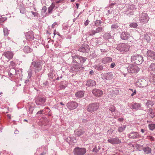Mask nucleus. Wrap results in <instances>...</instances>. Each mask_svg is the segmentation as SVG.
I'll return each instance as SVG.
<instances>
[{"label": "nucleus", "mask_w": 155, "mask_h": 155, "mask_svg": "<svg viewBox=\"0 0 155 155\" xmlns=\"http://www.w3.org/2000/svg\"><path fill=\"white\" fill-rule=\"evenodd\" d=\"M7 117L8 118H9V119H10L11 118V115L8 114L7 115Z\"/></svg>", "instance_id": "0e129e2a"}, {"label": "nucleus", "mask_w": 155, "mask_h": 155, "mask_svg": "<svg viewBox=\"0 0 155 155\" xmlns=\"http://www.w3.org/2000/svg\"><path fill=\"white\" fill-rule=\"evenodd\" d=\"M150 115L152 118H153L155 117L154 113L152 111H151L150 113Z\"/></svg>", "instance_id": "79ce46f5"}, {"label": "nucleus", "mask_w": 155, "mask_h": 155, "mask_svg": "<svg viewBox=\"0 0 155 155\" xmlns=\"http://www.w3.org/2000/svg\"><path fill=\"white\" fill-rule=\"evenodd\" d=\"M139 70V68L136 65H130L127 68L128 72L130 73H137Z\"/></svg>", "instance_id": "39448f33"}, {"label": "nucleus", "mask_w": 155, "mask_h": 155, "mask_svg": "<svg viewBox=\"0 0 155 155\" xmlns=\"http://www.w3.org/2000/svg\"><path fill=\"white\" fill-rule=\"evenodd\" d=\"M99 105L97 103H94L89 104L87 107V110L91 112L96 111L99 108Z\"/></svg>", "instance_id": "20e7f679"}, {"label": "nucleus", "mask_w": 155, "mask_h": 155, "mask_svg": "<svg viewBox=\"0 0 155 155\" xmlns=\"http://www.w3.org/2000/svg\"><path fill=\"white\" fill-rule=\"evenodd\" d=\"M130 47L127 44H123L118 45L117 47V49L122 53H125L128 51Z\"/></svg>", "instance_id": "f257e3e1"}, {"label": "nucleus", "mask_w": 155, "mask_h": 155, "mask_svg": "<svg viewBox=\"0 0 155 155\" xmlns=\"http://www.w3.org/2000/svg\"><path fill=\"white\" fill-rule=\"evenodd\" d=\"M3 31L4 35H8L9 34V31L8 29L6 28L4 29Z\"/></svg>", "instance_id": "e433bc0d"}, {"label": "nucleus", "mask_w": 155, "mask_h": 155, "mask_svg": "<svg viewBox=\"0 0 155 155\" xmlns=\"http://www.w3.org/2000/svg\"><path fill=\"white\" fill-rule=\"evenodd\" d=\"M124 119L123 118L121 117L120 118H119L117 119L118 121H120V122H122L123 121Z\"/></svg>", "instance_id": "603ef678"}, {"label": "nucleus", "mask_w": 155, "mask_h": 155, "mask_svg": "<svg viewBox=\"0 0 155 155\" xmlns=\"http://www.w3.org/2000/svg\"><path fill=\"white\" fill-rule=\"evenodd\" d=\"M96 83L94 81L89 80L87 82L86 85L88 87H92L95 85Z\"/></svg>", "instance_id": "f3484780"}, {"label": "nucleus", "mask_w": 155, "mask_h": 155, "mask_svg": "<svg viewBox=\"0 0 155 155\" xmlns=\"http://www.w3.org/2000/svg\"><path fill=\"white\" fill-rule=\"evenodd\" d=\"M58 25L57 24L56 22H54L52 25V27L54 28L55 26H57Z\"/></svg>", "instance_id": "09e8293b"}, {"label": "nucleus", "mask_w": 155, "mask_h": 155, "mask_svg": "<svg viewBox=\"0 0 155 155\" xmlns=\"http://www.w3.org/2000/svg\"><path fill=\"white\" fill-rule=\"evenodd\" d=\"M57 33V32H56V30H54V36L55 35H56Z\"/></svg>", "instance_id": "bf43d9fd"}, {"label": "nucleus", "mask_w": 155, "mask_h": 155, "mask_svg": "<svg viewBox=\"0 0 155 155\" xmlns=\"http://www.w3.org/2000/svg\"><path fill=\"white\" fill-rule=\"evenodd\" d=\"M84 133V131L82 129H79L76 131L75 134L78 136H79L82 135Z\"/></svg>", "instance_id": "393cba45"}, {"label": "nucleus", "mask_w": 155, "mask_h": 155, "mask_svg": "<svg viewBox=\"0 0 155 155\" xmlns=\"http://www.w3.org/2000/svg\"><path fill=\"white\" fill-rule=\"evenodd\" d=\"M89 22V21H88V20H87L85 21V22H84V25L85 26H87V25H88V24Z\"/></svg>", "instance_id": "3c124183"}, {"label": "nucleus", "mask_w": 155, "mask_h": 155, "mask_svg": "<svg viewBox=\"0 0 155 155\" xmlns=\"http://www.w3.org/2000/svg\"><path fill=\"white\" fill-rule=\"evenodd\" d=\"M76 5L77 6V8H78V5H79V4L78 3H77L76 4Z\"/></svg>", "instance_id": "338daca9"}, {"label": "nucleus", "mask_w": 155, "mask_h": 155, "mask_svg": "<svg viewBox=\"0 0 155 155\" xmlns=\"http://www.w3.org/2000/svg\"><path fill=\"white\" fill-rule=\"evenodd\" d=\"M150 19L147 14L145 13H143L140 16L139 18L140 21L143 23H147Z\"/></svg>", "instance_id": "423d86ee"}, {"label": "nucleus", "mask_w": 155, "mask_h": 155, "mask_svg": "<svg viewBox=\"0 0 155 155\" xmlns=\"http://www.w3.org/2000/svg\"><path fill=\"white\" fill-rule=\"evenodd\" d=\"M93 94L97 97H100L103 94V91L100 89H94L92 91Z\"/></svg>", "instance_id": "6e6552de"}, {"label": "nucleus", "mask_w": 155, "mask_h": 155, "mask_svg": "<svg viewBox=\"0 0 155 155\" xmlns=\"http://www.w3.org/2000/svg\"><path fill=\"white\" fill-rule=\"evenodd\" d=\"M131 60L137 64H141L143 61L142 56L139 55L132 56L131 57Z\"/></svg>", "instance_id": "f03ea898"}, {"label": "nucleus", "mask_w": 155, "mask_h": 155, "mask_svg": "<svg viewBox=\"0 0 155 155\" xmlns=\"http://www.w3.org/2000/svg\"><path fill=\"white\" fill-rule=\"evenodd\" d=\"M25 10H20V12H21V13H24L25 12Z\"/></svg>", "instance_id": "13d9d810"}, {"label": "nucleus", "mask_w": 155, "mask_h": 155, "mask_svg": "<svg viewBox=\"0 0 155 155\" xmlns=\"http://www.w3.org/2000/svg\"><path fill=\"white\" fill-rule=\"evenodd\" d=\"M32 73L31 71H30L28 72V74L29 78H30L31 77L32 75Z\"/></svg>", "instance_id": "6e6d98bb"}, {"label": "nucleus", "mask_w": 155, "mask_h": 155, "mask_svg": "<svg viewBox=\"0 0 155 155\" xmlns=\"http://www.w3.org/2000/svg\"><path fill=\"white\" fill-rule=\"evenodd\" d=\"M147 55L149 59L155 60V52L151 50H149L147 52Z\"/></svg>", "instance_id": "9d476101"}, {"label": "nucleus", "mask_w": 155, "mask_h": 155, "mask_svg": "<svg viewBox=\"0 0 155 155\" xmlns=\"http://www.w3.org/2000/svg\"><path fill=\"white\" fill-rule=\"evenodd\" d=\"M112 59L110 57H106L104 58L102 61V62L104 64L110 62L112 61Z\"/></svg>", "instance_id": "6ab92c4d"}, {"label": "nucleus", "mask_w": 155, "mask_h": 155, "mask_svg": "<svg viewBox=\"0 0 155 155\" xmlns=\"http://www.w3.org/2000/svg\"><path fill=\"white\" fill-rule=\"evenodd\" d=\"M93 152H95L96 153H97L98 152V150L96 149V147L93 149L92 150Z\"/></svg>", "instance_id": "5fc2aeb1"}, {"label": "nucleus", "mask_w": 155, "mask_h": 155, "mask_svg": "<svg viewBox=\"0 0 155 155\" xmlns=\"http://www.w3.org/2000/svg\"><path fill=\"white\" fill-rule=\"evenodd\" d=\"M30 13H31L32 15H33V17H38L39 14L38 12H34L33 11H31V12H29L28 14H29L30 15Z\"/></svg>", "instance_id": "2f4dec72"}, {"label": "nucleus", "mask_w": 155, "mask_h": 155, "mask_svg": "<svg viewBox=\"0 0 155 155\" xmlns=\"http://www.w3.org/2000/svg\"><path fill=\"white\" fill-rule=\"evenodd\" d=\"M84 93L83 91H79L75 94L76 97L78 98H81L84 96Z\"/></svg>", "instance_id": "aec40b11"}, {"label": "nucleus", "mask_w": 155, "mask_h": 155, "mask_svg": "<svg viewBox=\"0 0 155 155\" xmlns=\"http://www.w3.org/2000/svg\"><path fill=\"white\" fill-rule=\"evenodd\" d=\"M140 137V135L137 132H132L129 134V137L131 139L137 138Z\"/></svg>", "instance_id": "4468645a"}, {"label": "nucleus", "mask_w": 155, "mask_h": 155, "mask_svg": "<svg viewBox=\"0 0 155 155\" xmlns=\"http://www.w3.org/2000/svg\"><path fill=\"white\" fill-rule=\"evenodd\" d=\"M154 105L153 102L148 101L146 103V105L148 107L152 106Z\"/></svg>", "instance_id": "cd10ccee"}, {"label": "nucleus", "mask_w": 155, "mask_h": 155, "mask_svg": "<svg viewBox=\"0 0 155 155\" xmlns=\"http://www.w3.org/2000/svg\"><path fill=\"white\" fill-rule=\"evenodd\" d=\"M25 36L27 40L31 41L34 38L33 32L32 31H29L26 33Z\"/></svg>", "instance_id": "f8f14e48"}, {"label": "nucleus", "mask_w": 155, "mask_h": 155, "mask_svg": "<svg viewBox=\"0 0 155 155\" xmlns=\"http://www.w3.org/2000/svg\"><path fill=\"white\" fill-rule=\"evenodd\" d=\"M130 35L127 32H122L121 34L120 38H121L124 40H126L129 39Z\"/></svg>", "instance_id": "9b49d317"}, {"label": "nucleus", "mask_w": 155, "mask_h": 155, "mask_svg": "<svg viewBox=\"0 0 155 155\" xmlns=\"http://www.w3.org/2000/svg\"><path fill=\"white\" fill-rule=\"evenodd\" d=\"M135 147L137 148V149L139 151L141 150L143 148V145L140 144H136L135 145Z\"/></svg>", "instance_id": "c85d7f7f"}, {"label": "nucleus", "mask_w": 155, "mask_h": 155, "mask_svg": "<svg viewBox=\"0 0 155 155\" xmlns=\"http://www.w3.org/2000/svg\"><path fill=\"white\" fill-rule=\"evenodd\" d=\"M109 109L111 112H113L115 111V107L114 106L111 105L110 106Z\"/></svg>", "instance_id": "72a5a7b5"}, {"label": "nucleus", "mask_w": 155, "mask_h": 155, "mask_svg": "<svg viewBox=\"0 0 155 155\" xmlns=\"http://www.w3.org/2000/svg\"><path fill=\"white\" fill-rule=\"evenodd\" d=\"M113 131L114 130L112 129H110L108 130V132L110 134H112Z\"/></svg>", "instance_id": "8fccbe9b"}, {"label": "nucleus", "mask_w": 155, "mask_h": 155, "mask_svg": "<svg viewBox=\"0 0 155 155\" xmlns=\"http://www.w3.org/2000/svg\"><path fill=\"white\" fill-rule=\"evenodd\" d=\"M102 28L101 27H98L95 30L96 32V33L100 32L102 30Z\"/></svg>", "instance_id": "ea45409f"}, {"label": "nucleus", "mask_w": 155, "mask_h": 155, "mask_svg": "<svg viewBox=\"0 0 155 155\" xmlns=\"http://www.w3.org/2000/svg\"><path fill=\"white\" fill-rule=\"evenodd\" d=\"M137 92L136 90H134V91L133 92V93L131 94V96L133 97L134 95H135L136 94Z\"/></svg>", "instance_id": "c03bdc74"}, {"label": "nucleus", "mask_w": 155, "mask_h": 155, "mask_svg": "<svg viewBox=\"0 0 155 155\" xmlns=\"http://www.w3.org/2000/svg\"><path fill=\"white\" fill-rule=\"evenodd\" d=\"M148 69L149 71L155 72V63H151L149 66Z\"/></svg>", "instance_id": "412c9836"}, {"label": "nucleus", "mask_w": 155, "mask_h": 155, "mask_svg": "<svg viewBox=\"0 0 155 155\" xmlns=\"http://www.w3.org/2000/svg\"><path fill=\"white\" fill-rule=\"evenodd\" d=\"M63 1V0H55V3H59Z\"/></svg>", "instance_id": "de8ad7c7"}, {"label": "nucleus", "mask_w": 155, "mask_h": 155, "mask_svg": "<svg viewBox=\"0 0 155 155\" xmlns=\"http://www.w3.org/2000/svg\"><path fill=\"white\" fill-rule=\"evenodd\" d=\"M141 132L142 133H144V130H143V129H141Z\"/></svg>", "instance_id": "e2e57ef3"}, {"label": "nucleus", "mask_w": 155, "mask_h": 155, "mask_svg": "<svg viewBox=\"0 0 155 155\" xmlns=\"http://www.w3.org/2000/svg\"><path fill=\"white\" fill-rule=\"evenodd\" d=\"M89 73H90V74H93V73H94V72H93V71L92 70V71H90Z\"/></svg>", "instance_id": "680f3d73"}, {"label": "nucleus", "mask_w": 155, "mask_h": 155, "mask_svg": "<svg viewBox=\"0 0 155 155\" xmlns=\"http://www.w3.org/2000/svg\"><path fill=\"white\" fill-rule=\"evenodd\" d=\"M115 65V64L114 63H112L110 64V67L111 68H113L114 67Z\"/></svg>", "instance_id": "49530a36"}, {"label": "nucleus", "mask_w": 155, "mask_h": 155, "mask_svg": "<svg viewBox=\"0 0 155 155\" xmlns=\"http://www.w3.org/2000/svg\"><path fill=\"white\" fill-rule=\"evenodd\" d=\"M74 58L75 59V61H78L79 62L81 63H84L86 61L85 58L82 57L75 56H74Z\"/></svg>", "instance_id": "dca6fc26"}, {"label": "nucleus", "mask_w": 155, "mask_h": 155, "mask_svg": "<svg viewBox=\"0 0 155 155\" xmlns=\"http://www.w3.org/2000/svg\"><path fill=\"white\" fill-rule=\"evenodd\" d=\"M106 75L107 77L110 76H112L113 75L112 74H110L109 73H107L106 74Z\"/></svg>", "instance_id": "4d7b16f0"}, {"label": "nucleus", "mask_w": 155, "mask_h": 155, "mask_svg": "<svg viewBox=\"0 0 155 155\" xmlns=\"http://www.w3.org/2000/svg\"><path fill=\"white\" fill-rule=\"evenodd\" d=\"M47 11V8L46 6H44L42 9V12H41L42 13H45Z\"/></svg>", "instance_id": "58836bf2"}, {"label": "nucleus", "mask_w": 155, "mask_h": 155, "mask_svg": "<svg viewBox=\"0 0 155 155\" xmlns=\"http://www.w3.org/2000/svg\"><path fill=\"white\" fill-rule=\"evenodd\" d=\"M86 152V149L84 148L77 147L74 148L73 152L75 155H83Z\"/></svg>", "instance_id": "7ed1b4c3"}, {"label": "nucleus", "mask_w": 155, "mask_h": 155, "mask_svg": "<svg viewBox=\"0 0 155 155\" xmlns=\"http://www.w3.org/2000/svg\"><path fill=\"white\" fill-rule=\"evenodd\" d=\"M107 141L112 144H118L121 142L118 137L111 138L107 140Z\"/></svg>", "instance_id": "0eeeda50"}, {"label": "nucleus", "mask_w": 155, "mask_h": 155, "mask_svg": "<svg viewBox=\"0 0 155 155\" xmlns=\"http://www.w3.org/2000/svg\"><path fill=\"white\" fill-rule=\"evenodd\" d=\"M60 104L61 105H64V104H63L62 102H60Z\"/></svg>", "instance_id": "774afa93"}, {"label": "nucleus", "mask_w": 155, "mask_h": 155, "mask_svg": "<svg viewBox=\"0 0 155 155\" xmlns=\"http://www.w3.org/2000/svg\"><path fill=\"white\" fill-rule=\"evenodd\" d=\"M144 38L147 43L150 42V41L151 38L150 35L148 34H145L144 36Z\"/></svg>", "instance_id": "a878e982"}, {"label": "nucleus", "mask_w": 155, "mask_h": 155, "mask_svg": "<svg viewBox=\"0 0 155 155\" xmlns=\"http://www.w3.org/2000/svg\"><path fill=\"white\" fill-rule=\"evenodd\" d=\"M73 58H74V57ZM77 61H75V59H74L73 60V63H77Z\"/></svg>", "instance_id": "052dcab7"}, {"label": "nucleus", "mask_w": 155, "mask_h": 155, "mask_svg": "<svg viewBox=\"0 0 155 155\" xmlns=\"http://www.w3.org/2000/svg\"><path fill=\"white\" fill-rule=\"evenodd\" d=\"M24 51L25 53H29L31 52L32 50L29 47L25 46L24 48Z\"/></svg>", "instance_id": "b1692460"}, {"label": "nucleus", "mask_w": 155, "mask_h": 155, "mask_svg": "<svg viewBox=\"0 0 155 155\" xmlns=\"http://www.w3.org/2000/svg\"><path fill=\"white\" fill-rule=\"evenodd\" d=\"M147 137L148 139L150 140L151 141H153L154 140V138L152 136H149Z\"/></svg>", "instance_id": "a18cd8bd"}, {"label": "nucleus", "mask_w": 155, "mask_h": 155, "mask_svg": "<svg viewBox=\"0 0 155 155\" xmlns=\"http://www.w3.org/2000/svg\"><path fill=\"white\" fill-rule=\"evenodd\" d=\"M43 112V110H40L38 111L37 112V114H42Z\"/></svg>", "instance_id": "864d4df0"}, {"label": "nucleus", "mask_w": 155, "mask_h": 155, "mask_svg": "<svg viewBox=\"0 0 155 155\" xmlns=\"http://www.w3.org/2000/svg\"><path fill=\"white\" fill-rule=\"evenodd\" d=\"M126 126L124 125L122 127H119L118 128V131L119 132H122L124 130Z\"/></svg>", "instance_id": "7c9ffc66"}, {"label": "nucleus", "mask_w": 155, "mask_h": 155, "mask_svg": "<svg viewBox=\"0 0 155 155\" xmlns=\"http://www.w3.org/2000/svg\"><path fill=\"white\" fill-rule=\"evenodd\" d=\"M89 46L87 44H85L79 48L78 49V51L82 52H85L89 50Z\"/></svg>", "instance_id": "2eb2a0df"}, {"label": "nucleus", "mask_w": 155, "mask_h": 155, "mask_svg": "<svg viewBox=\"0 0 155 155\" xmlns=\"http://www.w3.org/2000/svg\"><path fill=\"white\" fill-rule=\"evenodd\" d=\"M78 104L74 101H72L67 104V107L70 110H74L78 106Z\"/></svg>", "instance_id": "1a4fd4ad"}, {"label": "nucleus", "mask_w": 155, "mask_h": 155, "mask_svg": "<svg viewBox=\"0 0 155 155\" xmlns=\"http://www.w3.org/2000/svg\"><path fill=\"white\" fill-rule=\"evenodd\" d=\"M143 150L144 152L146 154L150 153L151 152V148L148 147L143 148Z\"/></svg>", "instance_id": "4be33fe9"}, {"label": "nucleus", "mask_w": 155, "mask_h": 155, "mask_svg": "<svg viewBox=\"0 0 155 155\" xmlns=\"http://www.w3.org/2000/svg\"><path fill=\"white\" fill-rule=\"evenodd\" d=\"M130 26L131 28H136L137 26V24L136 23L133 22L130 24Z\"/></svg>", "instance_id": "473e14b6"}, {"label": "nucleus", "mask_w": 155, "mask_h": 155, "mask_svg": "<svg viewBox=\"0 0 155 155\" xmlns=\"http://www.w3.org/2000/svg\"><path fill=\"white\" fill-rule=\"evenodd\" d=\"M94 68L96 70L101 71L103 69V67L102 65H97L94 66Z\"/></svg>", "instance_id": "bb28decb"}, {"label": "nucleus", "mask_w": 155, "mask_h": 155, "mask_svg": "<svg viewBox=\"0 0 155 155\" xmlns=\"http://www.w3.org/2000/svg\"><path fill=\"white\" fill-rule=\"evenodd\" d=\"M15 63L13 61H12L10 63V65L12 66H14L15 65Z\"/></svg>", "instance_id": "37998d69"}, {"label": "nucleus", "mask_w": 155, "mask_h": 155, "mask_svg": "<svg viewBox=\"0 0 155 155\" xmlns=\"http://www.w3.org/2000/svg\"><path fill=\"white\" fill-rule=\"evenodd\" d=\"M129 90L131 91L132 92H133L134 91V90L133 89H131V88L129 89Z\"/></svg>", "instance_id": "69168bd1"}, {"label": "nucleus", "mask_w": 155, "mask_h": 155, "mask_svg": "<svg viewBox=\"0 0 155 155\" xmlns=\"http://www.w3.org/2000/svg\"><path fill=\"white\" fill-rule=\"evenodd\" d=\"M118 27V26L117 25V24H114L112 25L111 28L112 30L114 31L117 29Z\"/></svg>", "instance_id": "f704fd0d"}, {"label": "nucleus", "mask_w": 155, "mask_h": 155, "mask_svg": "<svg viewBox=\"0 0 155 155\" xmlns=\"http://www.w3.org/2000/svg\"><path fill=\"white\" fill-rule=\"evenodd\" d=\"M55 7V5L53 3H52L51 5L48 8V12L49 13H51Z\"/></svg>", "instance_id": "5701e85b"}, {"label": "nucleus", "mask_w": 155, "mask_h": 155, "mask_svg": "<svg viewBox=\"0 0 155 155\" xmlns=\"http://www.w3.org/2000/svg\"><path fill=\"white\" fill-rule=\"evenodd\" d=\"M3 55L9 60L12 59L13 56V53L10 51H7L4 53Z\"/></svg>", "instance_id": "ddd939ff"}, {"label": "nucleus", "mask_w": 155, "mask_h": 155, "mask_svg": "<svg viewBox=\"0 0 155 155\" xmlns=\"http://www.w3.org/2000/svg\"><path fill=\"white\" fill-rule=\"evenodd\" d=\"M148 127L150 130H153L155 129V124H149Z\"/></svg>", "instance_id": "c756f323"}, {"label": "nucleus", "mask_w": 155, "mask_h": 155, "mask_svg": "<svg viewBox=\"0 0 155 155\" xmlns=\"http://www.w3.org/2000/svg\"><path fill=\"white\" fill-rule=\"evenodd\" d=\"M38 101L41 104H43L45 101V98L43 97H40L38 99Z\"/></svg>", "instance_id": "c9c22d12"}, {"label": "nucleus", "mask_w": 155, "mask_h": 155, "mask_svg": "<svg viewBox=\"0 0 155 155\" xmlns=\"http://www.w3.org/2000/svg\"><path fill=\"white\" fill-rule=\"evenodd\" d=\"M141 104L139 103H135L132 104L131 107L133 109L135 110H137L140 108Z\"/></svg>", "instance_id": "a211bd4d"}, {"label": "nucleus", "mask_w": 155, "mask_h": 155, "mask_svg": "<svg viewBox=\"0 0 155 155\" xmlns=\"http://www.w3.org/2000/svg\"><path fill=\"white\" fill-rule=\"evenodd\" d=\"M104 37L106 39H109L110 38L111 35L109 33H106L104 35Z\"/></svg>", "instance_id": "4c0bfd02"}, {"label": "nucleus", "mask_w": 155, "mask_h": 155, "mask_svg": "<svg viewBox=\"0 0 155 155\" xmlns=\"http://www.w3.org/2000/svg\"><path fill=\"white\" fill-rule=\"evenodd\" d=\"M90 36H92L94 35L96 33H97L96 32V31L94 30H92L90 31Z\"/></svg>", "instance_id": "a19ab883"}]
</instances>
